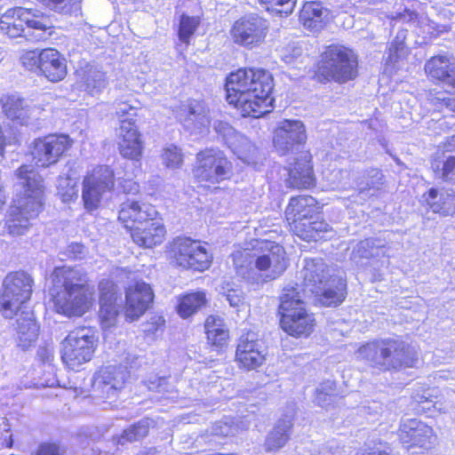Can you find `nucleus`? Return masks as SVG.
<instances>
[{
  "label": "nucleus",
  "instance_id": "obj_40",
  "mask_svg": "<svg viewBox=\"0 0 455 455\" xmlns=\"http://www.w3.org/2000/svg\"><path fill=\"white\" fill-rule=\"evenodd\" d=\"M152 423L153 421L149 419H142L130 426L117 437V444L124 445L127 443L138 442L146 437L148 435Z\"/></svg>",
  "mask_w": 455,
  "mask_h": 455
},
{
  "label": "nucleus",
  "instance_id": "obj_36",
  "mask_svg": "<svg viewBox=\"0 0 455 455\" xmlns=\"http://www.w3.org/2000/svg\"><path fill=\"white\" fill-rule=\"evenodd\" d=\"M355 183L358 194L363 198L370 197L381 188L383 174L379 169H368L356 178Z\"/></svg>",
  "mask_w": 455,
  "mask_h": 455
},
{
  "label": "nucleus",
  "instance_id": "obj_48",
  "mask_svg": "<svg viewBox=\"0 0 455 455\" xmlns=\"http://www.w3.org/2000/svg\"><path fill=\"white\" fill-rule=\"evenodd\" d=\"M58 195L65 203L77 197L78 188L76 181L69 177H60L57 184Z\"/></svg>",
  "mask_w": 455,
  "mask_h": 455
},
{
  "label": "nucleus",
  "instance_id": "obj_41",
  "mask_svg": "<svg viewBox=\"0 0 455 455\" xmlns=\"http://www.w3.org/2000/svg\"><path fill=\"white\" fill-rule=\"evenodd\" d=\"M296 307H305V302L302 299L301 292L299 291V286L287 285L283 288V293L280 297L279 313H291Z\"/></svg>",
  "mask_w": 455,
  "mask_h": 455
},
{
  "label": "nucleus",
  "instance_id": "obj_55",
  "mask_svg": "<svg viewBox=\"0 0 455 455\" xmlns=\"http://www.w3.org/2000/svg\"><path fill=\"white\" fill-rule=\"evenodd\" d=\"M313 223H314V219L313 220H299V226L301 227V232H293L296 235H298L299 237L302 238L303 240H311V238L313 237V235H312V226H313Z\"/></svg>",
  "mask_w": 455,
  "mask_h": 455
},
{
  "label": "nucleus",
  "instance_id": "obj_54",
  "mask_svg": "<svg viewBox=\"0 0 455 455\" xmlns=\"http://www.w3.org/2000/svg\"><path fill=\"white\" fill-rule=\"evenodd\" d=\"M316 219L317 216L315 215L311 229L313 231V237L311 238V240H317L319 238H323L324 236L322 234H325L331 231V228L328 223L324 222L323 220H317Z\"/></svg>",
  "mask_w": 455,
  "mask_h": 455
},
{
  "label": "nucleus",
  "instance_id": "obj_15",
  "mask_svg": "<svg viewBox=\"0 0 455 455\" xmlns=\"http://www.w3.org/2000/svg\"><path fill=\"white\" fill-rule=\"evenodd\" d=\"M231 33L235 44L246 48H253L264 42L267 33V26L266 20L257 15L251 14L235 20L232 26Z\"/></svg>",
  "mask_w": 455,
  "mask_h": 455
},
{
  "label": "nucleus",
  "instance_id": "obj_1",
  "mask_svg": "<svg viewBox=\"0 0 455 455\" xmlns=\"http://www.w3.org/2000/svg\"><path fill=\"white\" fill-rule=\"evenodd\" d=\"M273 88L272 75L267 70L229 72V105L242 116L261 117L271 111Z\"/></svg>",
  "mask_w": 455,
  "mask_h": 455
},
{
  "label": "nucleus",
  "instance_id": "obj_60",
  "mask_svg": "<svg viewBox=\"0 0 455 455\" xmlns=\"http://www.w3.org/2000/svg\"><path fill=\"white\" fill-rule=\"evenodd\" d=\"M432 396L429 392H424L422 395H416L414 399L419 404L423 405L425 403L432 402Z\"/></svg>",
  "mask_w": 455,
  "mask_h": 455
},
{
  "label": "nucleus",
  "instance_id": "obj_7",
  "mask_svg": "<svg viewBox=\"0 0 455 455\" xmlns=\"http://www.w3.org/2000/svg\"><path fill=\"white\" fill-rule=\"evenodd\" d=\"M319 77L339 83L353 80L357 76V58L354 52L342 45H330L322 55Z\"/></svg>",
  "mask_w": 455,
  "mask_h": 455
},
{
  "label": "nucleus",
  "instance_id": "obj_64",
  "mask_svg": "<svg viewBox=\"0 0 455 455\" xmlns=\"http://www.w3.org/2000/svg\"><path fill=\"white\" fill-rule=\"evenodd\" d=\"M356 455H389V454L385 451H381L378 449H371L367 453H357Z\"/></svg>",
  "mask_w": 455,
  "mask_h": 455
},
{
  "label": "nucleus",
  "instance_id": "obj_24",
  "mask_svg": "<svg viewBox=\"0 0 455 455\" xmlns=\"http://www.w3.org/2000/svg\"><path fill=\"white\" fill-rule=\"evenodd\" d=\"M315 198L308 196L292 197L285 210L286 220L292 232H301L299 220H313L317 215Z\"/></svg>",
  "mask_w": 455,
  "mask_h": 455
},
{
  "label": "nucleus",
  "instance_id": "obj_39",
  "mask_svg": "<svg viewBox=\"0 0 455 455\" xmlns=\"http://www.w3.org/2000/svg\"><path fill=\"white\" fill-rule=\"evenodd\" d=\"M207 304L206 294L204 291L188 293L180 299L178 313L187 318L196 313Z\"/></svg>",
  "mask_w": 455,
  "mask_h": 455
},
{
  "label": "nucleus",
  "instance_id": "obj_22",
  "mask_svg": "<svg viewBox=\"0 0 455 455\" xmlns=\"http://www.w3.org/2000/svg\"><path fill=\"white\" fill-rule=\"evenodd\" d=\"M118 136L121 156L131 160H140L143 152V141L134 121L122 120Z\"/></svg>",
  "mask_w": 455,
  "mask_h": 455
},
{
  "label": "nucleus",
  "instance_id": "obj_14",
  "mask_svg": "<svg viewBox=\"0 0 455 455\" xmlns=\"http://www.w3.org/2000/svg\"><path fill=\"white\" fill-rule=\"evenodd\" d=\"M196 159L193 173L199 182L208 181L214 184L226 179L228 159L223 151L205 149L197 154Z\"/></svg>",
  "mask_w": 455,
  "mask_h": 455
},
{
  "label": "nucleus",
  "instance_id": "obj_18",
  "mask_svg": "<svg viewBox=\"0 0 455 455\" xmlns=\"http://www.w3.org/2000/svg\"><path fill=\"white\" fill-rule=\"evenodd\" d=\"M399 438L408 450L413 447L428 450L436 442L432 427L416 419H406L401 422Z\"/></svg>",
  "mask_w": 455,
  "mask_h": 455
},
{
  "label": "nucleus",
  "instance_id": "obj_38",
  "mask_svg": "<svg viewBox=\"0 0 455 455\" xmlns=\"http://www.w3.org/2000/svg\"><path fill=\"white\" fill-rule=\"evenodd\" d=\"M205 331L209 342L217 347H223L228 340V331L224 318L209 315L205 321Z\"/></svg>",
  "mask_w": 455,
  "mask_h": 455
},
{
  "label": "nucleus",
  "instance_id": "obj_46",
  "mask_svg": "<svg viewBox=\"0 0 455 455\" xmlns=\"http://www.w3.org/2000/svg\"><path fill=\"white\" fill-rule=\"evenodd\" d=\"M41 3L54 12L71 15L81 10L82 0H42Z\"/></svg>",
  "mask_w": 455,
  "mask_h": 455
},
{
  "label": "nucleus",
  "instance_id": "obj_37",
  "mask_svg": "<svg viewBox=\"0 0 455 455\" xmlns=\"http://www.w3.org/2000/svg\"><path fill=\"white\" fill-rule=\"evenodd\" d=\"M3 109L8 118L25 124L32 114V109L25 100L12 95L2 99Z\"/></svg>",
  "mask_w": 455,
  "mask_h": 455
},
{
  "label": "nucleus",
  "instance_id": "obj_43",
  "mask_svg": "<svg viewBox=\"0 0 455 455\" xmlns=\"http://www.w3.org/2000/svg\"><path fill=\"white\" fill-rule=\"evenodd\" d=\"M379 240L369 238L360 241L353 249L351 259L358 262L362 259H371L379 255V251L383 248Z\"/></svg>",
  "mask_w": 455,
  "mask_h": 455
},
{
  "label": "nucleus",
  "instance_id": "obj_58",
  "mask_svg": "<svg viewBox=\"0 0 455 455\" xmlns=\"http://www.w3.org/2000/svg\"><path fill=\"white\" fill-rule=\"evenodd\" d=\"M124 193L136 194L139 192V185L132 180H125L123 186Z\"/></svg>",
  "mask_w": 455,
  "mask_h": 455
},
{
  "label": "nucleus",
  "instance_id": "obj_53",
  "mask_svg": "<svg viewBox=\"0 0 455 455\" xmlns=\"http://www.w3.org/2000/svg\"><path fill=\"white\" fill-rule=\"evenodd\" d=\"M296 4V0H275L271 10L280 14L289 15L292 12Z\"/></svg>",
  "mask_w": 455,
  "mask_h": 455
},
{
  "label": "nucleus",
  "instance_id": "obj_28",
  "mask_svg": "<svg viewBox=\"0 0 455 455\" xmlns=\"http://www.w3.org/2000/svg\"><path fill=\"white\" fill-rule=\"evenodd\" d=\"M40 65L39 74L50 82H60L67 76L66 59L55 49L46 48L42 50Z\"/></svg>",
  "mask_w": 455,
  "mask_h": 455
},
{
  "label": "nucleus",
  "instance_id": "obj_51",
  "mask_svg": "<svg viewBox=\"0 0 455 455\" xmlns=\"http://www.w3.org/2000/svg\"><path fill=\"white\" fill-rule=\"evenodd\" d=\"M42 51H28L20 56L22 66L29 71L39 74Z\"/></svg>",
  "mask_w": 455,
  "mask_h": 455
},
{
  "label": "nucleus",
  "instance_id": "obj_25",
  "mask_svg": "<svg viewBox=\"0 0 455 455\" xmlns=\"http://www.w3.org/2000/svg\"><path fill=\"white\" fill-rule=\"evenodd\" d=\"M156 215L157 212L152 205L127 199L120 206L118 220L132 232L136 226Z\"/></svg>",
  "mask_w": 455,
  "mask_h": 455
},
{
  "label": "nucleus",
  "instance_id": "obj_8",
  "mask_svg": "<svg viewBox=\"0 0 455 455\" xmlns=\"http://www.w3.org/2000/svg\"><path fill=\"white\" fill-rule=\"evenodd\" d=\"M26 28L45 33L52 28V24L42 12L23 7L8 9L1 16L0 29L10 38L29 36Z\"/></svg>",
  "mask_w": 455,
  "mask_h": 455
},
{
  "label": "nucleus",
  "instance_id": "obj_11",
  "mask_svg": "<svg viewBox=\"0 0 455 455\" xmlns=\"http://www.w3.org/2000/svg\"><path fill=\"white\" fill-rule=\"evenodd\" d=\"M169 258L184 268L204 271L210 266L211 257L199 241L177 237L170 244Z\"/></svg>",
  "mask_w": 455,
  "mask_h": 455
},
{
  "label": "nucleus",
  "instance_id": "obj_49",
  "mask_svg": "<svg viewBox=\"0 0 455 455\" xmlns=\"http://www.w3.org/2000/svg\"><path fill=\"white\" fill-rule=\"evenodd\" d=\"M435 176L447 182L455 183V156H449L440 167V164L432 165Z\"/></svg>",
  "mask_w": 455,
  "mask_h": 455
},
{
  "label": "nucleus",
  "instance_id": "obj_33",
  "mask_svg": "<svg viewBox=\"0 0 455 455\" xmlns=\"http://www.w3.org/2000/svg\"><path fill=\"white\" fill-rule=\"evenodd\" d=\"M425 202L433 212L442 216H451L455 214V191L453 189L442 190L438 197V191L435 188L429 189L424 195Z\"/></svg>",
  "mask_w": 455,
  "mask_h": 455
},
{
  "label": "nucleus",
  "instance_id": "obj_23",
  "mask_svg": "<svg viewBox=\"0 0 455 455\" xmlns=\"http://www.w3.org/2000/svg\"><path fill=\"white\" fill-rule=\"evenodd\" d=\"M126 377L124 367L105 366L94 376L93 387L100 391L106 398H111L124 387Z\"/></svg>",
  "mask_w": 455,
  "mask_h": 455
},
{
  "label": "nucleus",
  "instance_id": "obj_30",
  "mask_svg": "<svg viewBox=\"0 0 455 455\" xmlns=\"http://www.w3.org/2000/svg\"><path fill=\"white\" fill-rule=\"evenodd\" d=\"M314 183L312 166L307 154L296 158L288 169L286 185L289 188L303 189L310 188Z\"/></svg>",
  "mask_w": 455,
  "mask_h": 455
},
{
  "label": "nucleus",
  "instance_id": "obj_6",
  "mask_svg": "<svg viewBox=\"0 0 455 455\" xmlns=\"http://www.w3.org/2000/svg\"><path fill=\"white\" fill-rule=\"evenodd\" d=\"M322 259L305 260L303 267L304 291L320 297V301L328 307L340 304L346 297V283L339 274L331 273Z\"/></svg>",
  "mask_w": 455,
  "mask_h": 455
},
{
  "label": "nucleus",
  "instance_id": "obj_50",
  "mask_svg": "<svg viewBox=\"0 0 455 455\" xmlns=\"http://www.w3.org/2000/svg\"><path fill=\"white\" fill-rule=\"evenodd\" d=\"M162 156L164 164L168 168L177 169L183 164V155L180 149L174 145L165 148Z\"/></svg>",
  "mask_w": 455,
  "mask_h": 455
},
{
  "label": "nucleus",
  "instance_id": "obj_35",
  "mask_svg": "<svg viewBox=\"0 0 455 455\" xmlns=\"http://www.w3.org/2000/svg\"><path fill=\"white\" fill-rule=\"evenodd\" d=\"M327 15V10L319 2H307L300 10L299 20L305 28L317 31L323 28Z\"/></svg>",
  "mask_w": 455,
  "mask_h": 455
},
{
  "label": "nucleus",
  "instance_id": "obj_29",
  "mask_svg": "<svg viewBox=\"0 0 455 455\" xmlns=\"http://www.w3.org/2000/svg\"><path fill=\"white\" fill-rule=\"evenodd\" d=\"M425 71L432 79L455 89V60L446 56H435L427 61Z\"/></svg>",
  "mask_w": 455,
  "mask_h": 455
},
{
  "label": "nucleus",
  "instance_id": "obj_57",
  "mask_svg": "<svg viewBox=\"0 0 455 455\" xmlns=\"http://www.w3.org/2000/svg\"><path fill=\"white\" fill-rule=\"evenodd\" d=\"M233 296L229 294V307L235 308V313H239L241 311H247L248 306L238 297H235V299L232 298Z\"/></svg>",
  "mask_w": 455,
  "mask_h": 455
},
{
  "label": "nucleus",
  "instance_id": "obj_27",
  "mask_svg": "<svg viewBox=\"0 0 455 455\" xmlns=\"http://www.w3.org/2000/svg\"><path fill=\"white\" fill-rule=\"evenodd\" d=\"M165 228L160 219L153 217L136 226L131 236L139 246L152 248L160 244L164 238Z\"/></svg>",
  "mask_w": 455,
  "mask_h": 455
},
{
  "label": "nucleus",
  "instance_id": "obj_56",
  "mask_svg": "<svg viewBox=\"0 0 455 455\" xmlns=\"http://www.w3.org/2000/svg\"><path fill=\"white\" fill-rule=\"evenodd\" d=\"M334 180H332V183L338 187L345 188L348 182L347 180H348L351 176V172L346 169H339L336 172H334Z\"/></svg>",
  "mask_w": 455,
  "mask_h": 455
},
{
  "label": "nucleus",
  "instance_id": "obj_13",
  "mask_svg": "<svg viewBox=\"0 0 455 455\" xmlns=\"http://www.w3.org/2000/svg\"><path fill=\"white\" fill-rule=\"evenodd\" d=\"M71 145L68 135L50 134L34 140L31 155L37 166L46 168L55 164Z\"/></svg>",
  "mask_w": 455,
  "mask_h": 455
},
{
  "label": "nucleus",
  "instance_id": "obj_4",
  "mask_svg": "<svg viewBox=\"0 0 455 455\" xmlns=\"http://www.w3.org/2000/svg\"><path fill=\"white\" fill-rule=\"evenodd\" d=\"M357 360L381 371H399L411 368L418 361L416 350L401 339H375L358 347Z\"/></svg>",
  "mask_w": 455,
  "mask_h": 455
},
{
  "label": "nucleus",
  "instance_id": "obj_17",
  "mask_svg": "<svg viewBox=\"0 0 455 455\" xmlns=\"http://www.w3.org/2000/svg\"><path fill=\"white\" fill-rule=\"evenodd\" d=\"M307 134L303 123L299 120H283L274 134V146L281 155L293 153L306 142Z\"/></svg>",
  "mask_w": 455,
  "mask_h": 455
},
{
  "label": "nucleus",
  "instance_id": "obj_32",
  "mask_svg": "<svg viewBox=\"0 0 455 455\" xmlns=\"http://www.w3.org/2000/svg\"><path fill=\"white\" fill-rule=\"evenodd\" d=\"M230 145L233 155L245 165L256 166L260 161L258 148L245 136L234 132L229 134Z\"/></svg>",
  "mask_w": 455,
  "mask_h": 455
},
{
  "label": "nucleus",
  "instance_id": "obj_9",
  "mask_svg": "<svg viewBox=\"0 0 455 455\" xmlns=\"http://www.w3.org/2000/svg\"><path fill=\"white\" fill-rule=\"evenodd\" d=\"M34 281L23 271L8 274L0 292V309L5 318H12L32 294Z\"/></svg>",
  "mask_w": 455,
  "mask_h": 455
},
{
  "label": "nucleus",
  "instance_id": "obj_61",
  "mask_svg": "<svg viewBox=\"0 0 455 455\" xmlns=\"http://www.w3.org/2000/svg\"><path fill=\"white\" fill-rule=\"evenodd\" d=\"M129 110H132V108L126 105L125 103H119L116 107V115L119 116H124L128 114Z\"/></svg>",
  "mask_w": 455,
  "mask_h": 455
},
{
  "label": "nucleus",
  "instance_id": "obj_26",
  "mask_svg": "<svg viewBox=\"0 0 455 455\" xmlns=\"http://www.w3.org/2000/svg\"><path fill=\"white\" fill-rule=\"evenodd\" d=\"M280 324L291 336H308L313 331L315 318L305 307H296L291 313L281 315Z\"/></svg>",
  "mask_w": 455,
  "mask_h": 455
},
{
  "label": "nucleus",
  "instance_id": "obj_62",
  "mask_svg": "<svg viewBox=\"0 0 455 455\" xmlns=\"http://www.w3.org/2000/svg\"><path fill=\"white\" fill-rule=\"evenodd\" d=\"M69 248L76 258L84 252V246L78 243L71 244Z\"/></svg>",
  "mask_w": 455,
  "mask_h": 455
},
{
  "label": "nucleus",
  "instance_id": "obj_19",
  "mask_svg": "<svg viewBox=\"0 0 455 455\" xmlns=\"http://www.w3.org/2000/svg\"><path fill=\"white\" fill-rule=\"evenodd\" d=\"M99 291L100 324L103 329H108L116 324L121 308V296L117 285L108 279L100 282Z\"/></svg>",
  "mask_w": 455,
  "mask_h": 455
},
{
  "label": "nucleus",
  "instance_id": "obj_20",
  "mask_svg": "<svg viewBox=\"0 0 455 455\" xmlns=\"http://www.w3.org/2000/svg\"><path fill=\"white\" fill-rule=\"evenodd\" d=\"M154 293L149 284L137 281L126 290L125 316L130 321L139 319L149 307Z\"/></svg>",
  "mask_w": 455,
  "mask_h": 455
},
{
  "label": "nucleus",
  "instance_id": "obj_44",
  "mask_svg": "<svg viewBox=\"0 0 455 455\" xmlns=\"http://www.w3.org/2000/svg\"><path fill=\"white\" fill-rule=\"evenodd\" d=\"M338 398L336 384L334 381L326 380L319 385L315 390V403L323 407L328 408L335 403Z\"/></svg>",
  "mask_w": 455,
  "mask_h": 455
},
{
  "label": "nucleus",
  "instance_id": "obj_16",
  "mask_svg": "<svg viewBox=\"0 0 455 455\" xmlns=\"http://www.w3.org/2000/svg\"><path fill=\"white\" fill-rule=\"evenodd\" d=\"M267 347L254 331H247L238 340L235 359L248 371L260 367L266 361Z\"/></svg>",
  "mask_w": 455,
  "mask_h": 455
},
{
  "label": "nucleus",
  "instance_id": "obj_2",
  "mask_svg": "<svg viewBox=\"0 0 455 455\" xmlns=\"http://www.w3.org/2000/svg\"><path fill=\"white\" fill-rule=\"evenodd\" d=\"M16 176L22 190L8 211L5 228L12 235H22L42 210L44 185L42 176L31 165H21Z\"/></svg>",
  "mask_w": 455,
  "mask_h": 455
},
{
  "label": "nucleus",
  "instance_id": "obj_63",
  "mask_svg": "<svg viewBox=\"0 0 455 455\" xmlns=\"http://www.w3.org/2000/svg\"><path fill=\"white\" fill-rule=\"evenodd\" d=\"M444 148L447 151H455V135L447 139Z\"/></svg>",
  "mask_w": 455,
  "mask_h": 455
},
{
  "label": "nucleus",
  "instance_id": "obj_12",
  "mask_svg": "<svg viewBox=\"0 0 455 455\" xmlns=\"http://www.w3.org/2000/svg\"><path fill=\"white\" fill-rule=\"evenodd\" d=\"M82 197L88 211L97 209L102 196L114 188L115 177L108 166H98L84 180Z\"/></svg>",
  "mask_w": 455,
  "mask_h": 455
},
{
  "label": "nucleus",
  "instance_id": "obj_10",
  "mask_svg": "<svg viewBox=\"0 0 455 455\" xmlns=\"http://www.w3.org/2000/svg\"><path fill=\"white\" fill-rule=\"evenodd\" d=\"M97 338L92 328L80 327L71 331L62 341L61 359L70 369H76L92 360Z\"/></svg>",
  "mask_w": 455,
  "mask_h": 455
},
{
  "label": "nucleus",
  "instance_id": "obj_59",
  "mask_svg": "<svg viewBox=\"0 0 455 455\" xmlns=\"http://www.w3.org/2000/svg\"><path fill=\"white\" fill-rule=\"evenodd\" d=\"M37 354L44 362H49L53 357L52 351L45 347H39Z\"/></svg>",
  "mask_w": 455,
  "mask_h": 455
},
{
  "label": "nucleus",
  "instance_id": "obj_5",
  "mask_svg": "<svg viewBox=\"0 0 455 455\" xmlns=\"http://www.w3.org/2000/svg\"><path fill=\"white\" fill-rule=\"evenodd\" d=\"M262 254L252 252L246 248L233 252L234 267L238 275L244 279H253L255 270L267 271L266 277L275 279L287 267L285 251L283 246L274 242H261Z\"/></svg>",
  "mask_w": 455,
  "mask_h": 455
},
{
  "label": "nucleus",
  "instance_id": "obj_47",
  "mask_svg": "<svg viewBox=\"0 0 455 455\" xmlns=\"http://www.w3.org/2000/svg\"><path fill=\"white\" fill-rule=\"evenodd\" d=\"M200 23L199 18L181 15L180 20L178 35L180 40L186 44H189L190 37L194 35Z\"/></svg>",
  "mask_w": 455,
  "mask_h": 455
},
{
  "label": "nucleus",
  "instance_id": "obj_31",
  "mask_svg": "<svg viewBox=\"0 0 455 455\" xmlns=\"http://www.w3.org/2000/svg\"><path fill=\"white\" fill-rule=\"evenodd\" d=\"M16 323L17 344L21 349L26 350L36 341L39 326L30 311H21L18 315Z\"/></svg>",
  "mask_w": 455,
  "mask_h": 455
},
{
  "label": "nucleus",
  "instance_id": "obj_34",
  "mask_svg": "<svg viewBox=\"0 0 455 455\" xmlns=\"http://www.w3.org/2000/svg\"><path fill=\"white\" fill-rule=\"evenodd\" d=\"M292 426L293 417L291 415H283L279 419L266 438V450L271 451L283 447L290 438Z\"/></svg>",
  "mask_w": 455,
  "mask_h": 455
},
{
  "label": "nucleus",
  "instance_id": "obj_3",
  "mask_svg": "<svg viewBox=\"0 0 455 455\" xmlns=\"http://www.w3.org/2000/svg\"><path fill=\"white\" fill-rule=\"evenodd\" d=\"M53 282L58 291L53 303L58 313L66 316H81L92 307L94 289L89 284L87 273L79 267L54 269Z\"/></svg>",
  "mask_w": 455,
  "mask_h": 455
},
{
  "label": "nucleus",
  "instance_id": "obj_45",
  "mask_svg": "<svg viewBox=\"0 0 455 455\" xmlns=\"http://www.w3.org/2000/svg\"><path fill=\"white\" fill-rule=\"evenodd\" d=\"M406 38L407 30L400 29L397 31L395 38L390 43L387 57L388 62L395 63L398 60L407 55L408 48L405 44Z\"/></svg>",
  "mask_w": 455,
  "mask_h": 455
},
{
  "label": "nucleus",
  "instance_id": "obj_21",
  "mask_svg": "<svg viewBox=\"0 0 455 455\" xmlns=\"http://www.w3.org/2000/svg\"><path fill=\"white\" fill-rule=\"evenodd\" d=\"M179 119L183 127L192 134L208 132L210 118L204 106L197 100H188L180 107Z\"/></svg>",
  "mask_w": 455,
  "mask_h": 455
},
{
  "label": "nucleus",
  "instance_id": "obj_52",
  "mask_svg": "<svg viewBox=\"0 0 455 455\" xmlns=\"http://www.w3.org/2000/svg\"><path fill=\"white\" fill-rule=\"evenodd\" d=\"M35 455H67L63 447L56 443H42L37 447Z\"/></svg>",
  "mask_w": 455,
  "mask_h": 455
},
{
  "label": "nucleus",
  "instance_id": "obj_42",
  "mask_svg": "<svg viewBox=\"0 0 455 455\" xmlns=\"http://www.w3.org/2000/svg\"><path fill=\"white\" fill-rule=\"evenodd\" d=\"M82 83L84 90L94 95L106 87L107 80L103 72L91 67L83 71Z\"/></svg>",
  "mask_w": 455,
  "mask_h": 455
}]
</instances>
